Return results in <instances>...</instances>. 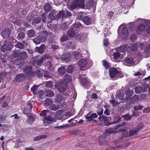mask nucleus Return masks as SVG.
<instances>
[{
  "mask_svg": "<svg viewBox=\"0 0 150 150\" xmlns=\"http://www.w3.org/2000/svg\"><path fill=\"white\" fill-rule=\"evenodd\" d=\"M85 118L87 120V121H91L93 120L91 114H88L85 116Z\"/></svg>",
  "mask_w": 150,
  "mask_h": 150,
  "instance_id": "54",
  "label": "nucleus"
},
{
  "mask_svg": "<svg viewBox=\"0 0 150 150\" xmlns=\"http://www.w3.org/2000/svg\"><path fill=\"white\" fill-rule=\"evenodd\" d=\"M15 46L20 49H23L24 47V45L22 43L18 42L15 45Z\"/></svg>",
  "mask_w": 150,
  "mask_h": 150,
  "instance_id": "46",
  "label": "nucleus"
},
{
  "mask_svg": "<svg viewBox=\"0 0 150 150\" xmlns=\"http://www.w3.org/2000/svg\"><path fill=\"white\" fill-rule=\"evenodd\" d=\"M48 112V111L46 110H44L42 111L40 113V115L41 116L44 117H46L47 113Z\"/></svg>",
  "mask_w": 150,
  "mask_h": 150,
  "instance_id": "52",
  "label": "nucleus"
},
{
  "mask_svg": "<svg viewBox=\"0 0 150 150\" xmlns=\"http://www.w3.org/2000/svg\"><path fill=\"white\" fill-rule=\"evenodd\" d=\"M82 21L86 25H89L91 23V19L89 17L86 16L83 18Z\"/></svg>",
  "mask_w": 150,
  "mask_h": 150,
  "instance_id": "16",
  "label": "nucleus"
},
{
  "mask_svg": "<svg viewBox=\"0 0 150 150\" xmlns=\"http://www.w3.org/2000/svg\"><path fill=\"white\" fill-rule=\"evenodd\" d=\"M71 7L73 9H75L77 7L84 8L85 7L84 0H74Z\"/></svg>",
  "mask_w": 150,
  "mask_h": 150,
  "instance_id": "3",
  "label": "nucleus"
},
{
  "mask_svg": "<svg viewBox=\"0 0 150 150\" xmlns=\"http://www.w3.org/2000/svg\"><path fill=\"white\" fill-rule=\"evenodd\" d=\"M64 81L67 83L71 82L72 79L71 77L68 74H65L64 77Z\"/></svg>",
  "mask_w": 150,
  "mask_h": 150,
  "instance_id": "25",
  "label": "nucleus"
},
{
  "mask_svg": "<svg viewBox=\"0 0 150 150\" xmlns=\"http://www.w3.org/2000/svg\"><path fill=\"white\" fill-rule=\"evenodd\" d=\"M45 48V45H42L39 47H36L35 48V50L39 53L42 54L44 52Z\"/></svg>",
  "mask_w": 150,
  "mask_h": 150,
  "instance_id": "23",
  "label": "nucleus"
},
{
  "mask_svg": "<svg viewBox=\"0 0 150 150\" xmlns=\"http://www.w3.org/2000/svg\"><path fill=\"white\" fill-rule=\"evenodd\" d=\"M133 108L135 110H142V105H139L136 106H134L133 107Z\"/></svg>",
  "mask_w": 150,
  "mask_h": 150,
  "instance_id": "59",
  "label": "nucleus"
},
{
  "mask_svg": "<svg viewBox=\"0 0 150 150\" xmlns=\"http://www.w3.org/2000/svg\"><path fill=\"white\" fill-rule=\"evenodd\" d=\"M45 95L48 97H51L54 96L53 92L51 90H47L45 91Z\"/></svg>",
  "mask_w": 150,
  "mask_h": 150,
  "instance_id": "22",
  "label": "nucleus"
},
{
  "mask_svg": "<svg viewBox=\"0 0 150 150\" xmlns=\"http://www.w3.org/2000/svg\"><path fill=\"white\" fill-rule=\"evenodd\" d=\"M67 86V84L66 83L62 82L57 83L55 85V88L58 90L61 93H63Z\"/></svg>",
  "mask_w": 150,
  "mask_h": 150,
  "instance_id": "2",
  "label": "nucleus"
},
{
  "mask_svg": "<svg viewBox=\"0 0 150 150\" xmlns=\"http://www.w3.org/2000/svg\"><path fill=\"white\" fill-rule=\"evenodd\" d=\"M43 120L45 125V122L46 121H48L49 122H54V121H55L54 118L53 117H52L50 115L47 116L45 117H44Z\"/></svg>",
  "mask_w": 150,
  "mask_h": 150,
  "instance_id": "17",
  "label": "nucleus"
},
{
  "mask_svg": "<svg viewBox=\"0 0 150 150\" xmlns=\"http://www.w3.org/2000/svg\"><path fill=\"white\" fill-rule=\"evenodd\" d=\"M87 61L85 59H81L78 62V64L81 67H85L87 64Z\"/></svg>",
  "mask_w": 150,
  "mask_h": 150,
  "instance_id": "18",
  "label": "nucleus"
},
{
  "mask_svg": "<svg viewBox=\"0 0 150 150\" xmlns=\"http://www.w3.org/2000/svg\"><path fill=\"white\" fill-rule=\"evenodd\" d=\"M46 60V59H44L43 57H42L39 59L37 61V64L38 65L40 66L43 63V61Z\"/></svg>",
  "mask_w": 150,
  "mask_h": 150,
  "instance_id": "43",
  "label": "nucleus"
},
{
  "mask_svg": "<svg viewBox=\"0 0 150 150\" xmlns=\"http://www.w3.org/2000/svg\"><path fill=\"white\" fill-rule=\"evenodd\" d=\"M47 34L46 33V32L42 33L41 35L40 36H41L42 40L43 42L45 41L47 38Z\"/></svg>",
  "mask_w": 150,
  "mask_h": 150,
  "instance_id": "51",
  "label": "nucleus"
},
{
  "mask_svg": "<svg viewBox=\"0 0 150 150\" xmlns=\"http://www.w3.org/2000/svg\"><path fill=\"white\" fill-rule=\"evenodd\" d=\"M43 72L39 69L36 70L35 72V74L38 77H40L42 76Z\"/></svg>",
  "mask_w": 150,
  "mask_h": 150,
  "instance_id": "44",
  "label": "nucleus"
},
{
  "mask_svg": "<svg viewBox=\"0 0 150 150\" xmlns=\"http://www.w3.org/2000/svg\"><path fill=\"white\" fill-rule=\"evenodd\" d=\"M52 103V101L50 99L47 98L45 101V106H50Z\"/></svg>",
  "mask_w": 150,
  "mask_h": 150,
  "instance_id": "39",
  "label": "nucleus"
},
{
  "mask_svg": "<svg viewBox=\"0 0 150 150\" xmlns=\"http://www.w3.org/2000/svg\"><path fill=\"white\" fill-rule=\"evenodd\" d=\"M27 35L29 37L31 38L35 36V33L34 30L31 29L27 31Z\"/></svg>",
  "mask_w": 150,
  "mask_h": 150,
  "instance_id": "26",
  "label": "nucleus"
},
{
  "mask_svg": "<svg viewBox=\"0 0 150 150\" xmlns=\"http://www.w3.org/2000/svg\"><path fill=\"white\" fill-rule=\"evenodd\" d=\"M13 47L12 44L5 42L2 46L1 50L3 52H5L8 50H10Z\"/></svg>",
  "mask_w": 150,
  "mask_h": 150,
  "instance_id": "6",
  "label": "nucleus"
},
{
  "mask_svg": "<svg viewBox=\"0 0 150 150\" xmlns=\"http://www.w3.org/2000/svg\"><path fill=\"white\" fill-rule=\"evenodd\" d=\"M113 56L114 58L116 60L120 57V54L118 52H116L114 53Z\"/></svg>",
  "mask_w": 150,
  "mask_h": 150,
  "instance_id": "50",
  "label": "nucleus"
},
{
  "mask_svg": "<svg viewBox=\"0 0 150 150\" xmlns=\"http://www.w3.org/2000/svg\"><path fill=\"white\" fill-rule=\"evenodd\" d=\"M25 79L24 74H19L15 77V79L16 81L20 82L23 81Z\"/></svg>",
  "mask_w": 150,
  "mask_h": 150,
  "instance_id": "15",
  "label": "nucleus"
},
{
  "mask_svg": "<svg viewBox=\"0 0 150 150\" xmlns=\"http://www.w3.org/2000/svg\"><path fill=\"white\" fill-rule=\"evenodd\" d=\"M55 101L59 103H63L64 101V99L63 97L61 94H58L56 96Z\"/></svg>",
  "mask_w": 150,
  "mask_h": 150,
  "instance_id": "14",
  "label": "nucleus"
},
{
  "mask_svg": "<svg viewBox=\"0 0 150 150\" xmlns=\"http://www.w3.org/2000/svg\"><path fill=\"white\" fill-rule=\"evenodd\" d=\"M103 65L105 68L106 69H108L110 67V65L107 62V61H103Z\"/></svg>",
  "mask_w": 150,
  "mask_h": 150,
  "instance_id": "56",
  "label": "nucleus"
},
{
  "mask_svg": "<svg viewBox=\"0 0 150 150\" xmlns=\"http://www.w3.org/2000/svg\"><path fill=\"white\" fill-rule=\"evenodd\" d=\"M74 30L72 28L70 29L67 32V35L70 38H73L75 34Z\"/></svg>",
  "mask_w": 150,
  "mask_h": 150,
  "instance_id": "29",
  "label": "nucleus"
},
{
  "mask_svg": "<svg viewBox=\"0 0 150 150\" xmlns=\"http://www.w3.org/2000/svg\"><path fill=\"white\" fill-rule=\"evenodd\" d=\"M140 130L139 128L135 129L132 130H130L129 131V133L130 135H133L134 134H136Z\"/></svg>",
  "mask_w": 150,
  "mask_h": 150,
  "instance_id": "36",
  "label": "nucleus"
},
{
  "mask_svg": "<svg viewBox=\"0 0 150 150\" xmlns=\"http://www.w3.org/2000/svg\"><path fill=\"white\" fill-rule=\"evenodd\" d=\"M110 103L112 104V106L115 107L119 105V103L116 102L115 99L111 100H109Z\"/></svg>",
  "mask_w": 150,
  "mask_h": 150,
  "instance_id": "45",
  "label": "nucleus"
},
{
  "mask_svg": "<svg viewBox=\"0 0 150 150\" xmlns=\"http://www.w3.org/2000/svg\"><path fill=\"white\" fill-rule=\"evenodd\" d=\"M121 121V118L119 116L115 117L113 120V121L111 122V124H114L120 122Z\"/></svg>",
  "mask_w": 150,
  "mask_h": 150,
  "instance_id": "35",
  "label": "nucleus"
},
{
  "mask_svg": "<svg viewBox=\"0 0 150 150\" xmlns=\"http://www.w3.org/2000/svg\"><path fill=\"white\" fill-rule=\"evenodd\" d=\"M45 86L47 87L52 88L53 86V84L51 81H48L46 83Z\"/></svg>",
  "mask_w": 150,
  "mask_h": 150,
  "instance_id": "49",
  "label": "nucleus"
},
{
  "mask_svg": "<svg viewBox=\"0 0 150 150\" xmlns=\"http://www.w3.org/2000/svg\"><path fill=\"white\" fill-rule=\"evenodd\" d=\"M81 35L78 32H76L73 38L76 40H80L81 39Z\"/></svg>",
  "mask_w": 150,
  "mask_h": 150,
  "instance_id": "32",
  "label": "nucleus"
},
{
  "mask_svg": "<svg viewBox=\"0 0 150 150\" xmlns=\"http://www.w3.org/2000/svg\"><path fill=\"white\" fill-rule=\"evenodd\" d=\"M28 54L26 52L22 51L20 54L19 57L22 60H25L28 57Z\"/></svg>",
  "mask_w": 150,
  "mask_h": 150,
  "instance_id": "20",
  "label": "nucleus"
},
{
  "mask_svg": "<svg viewBox=\"0 0 150 150\" xmlns=\"http://www.w3.org/2000/svg\"><path fill=\"white\" fill-rule=\"evenodd\" d=\"M64 12L65 17H67L71 16L72 14L69 11H65Z\"/></svg>",
  "mask_w": 150,
  "mask_h": 150,
  "instance_id": "61",
  "label": "nucleus"
},
{
  "mask_svg": "<svg viewBox=\"0 0 150 150\" xmlns=\"http://www.w3.org/2000/svg\"><path fill=\"white\" fill-rule=\"evenodd\" d=\"M143 91V87L142 86H137L135 88V91L137 93H140Z\"/></svg>",
  "mask_w": 150,
  "mask_h": 150,
  "instance_id": "37",
  "label": "nucleus"
},
{
  "mask_svg": "<svg viewBox=\"0 0 150 150\" xmlns=\"http://www.w3.org/2000/svg\"><path fill=\"white\" fill-rule=\"evenodd\" d=\"M59 105L54 104L50 106L49 108L52 110L56 111L59 109Z\"/></svg>",
  "mask_w": 150,
  "mask_h": 150,
  "instance_id": "34",
  "label": "nucleus"
},
{
  "mask_svg": "<svg viewBox=\"0 0 150 150\" xmlns=\"http://www.w3.org/2000/svg\"><path fill=\"white\" fill-rule=\"evenodd\" d=\"M83 75L81 76L80 77L81 82V84L84 87L86 88L88 87V81L86 78H84L83 77Z\"/></svg>",
  "mask_w": 150,
  "mask_h": 150,
  "instance_id": "12",
  "label": "nucleus"
},
{
  "mask_svg": "<svg viewBox=\"0 0 150 150\" xmlns=\"http://www.w3.org/2000/svg\"><path fill=\"white\" fill-rule=\"evenodd\" d=\"M57 19L58 18H62L65 17V12L63 11H60L56 16Z\"/></svg>",
  "mask_w": 150,
  "mask_h": 150,
  "instance_id": "31",
  "label": "nucleus"
},
{
  "mask_svg": "<svg viewBox=\"0 0 150 150\" xmlns=\"http://www.w3.org/2000/svg\"><path fill=\"white\" fill-rule=\"evenodd\" d=\"M38 86L36 85H35L32 86L31 88V90L34 94H35L36 93V91L38 89Z\"/></svg>",
  "mask_w": 150,
  "mask_h": 150,
  "instance_id": "47",
  "label": "nucleus"
},
{
  "mask_svg": "<svg viewBox=\"0 0 150 150\" xmlns=\"http://www.w3.org/2000/svg\"><path fill=\"white\" fill-rule=\"evenodd\" d=\"M98 108H99V110L97 111V112L98 115H102L103 111V109L102 108H101L100 107V106L99 107H98Z\"/></svg>",
  "mask_w": 150,
  "mask_h": 150,
  "instance_id": "58",
  "label": "nucleus"
},
{
  "mask_svg": "<svg viewBox=\"0 0 150 150\" xmlns=\"http://www.w3.org/2000/svg\"><path fill=\"white\" fill-rule=\"evenodd\" d=\"M122 117L125 120H129L131 119L132 118V116L131 115H129L128 114H127L124 115L122 116Z\"/></svg>",
  "mask_w": 150,
  "mask_h": 150,
  "instance_id": "38",
  "label": "nucleus"
},
{
  "mask_svg": "<svg viewBox=\"0 0 150 150\" xmlns=\"http://www.w3.org/2000/svg\"><path fill=\"white\" fill-rule=\"evenodd\" d=\"M47 137V136L45 135H40L39 136L35 137L34 138V140L35 141L39 140L42 138H45Z\"/></svg>",
  "mask_w": 150,
  "mask_h": 150,
  "instance_id": "40",
  "label": "nucleus"
},
{
  "mask_svg": "<svg viewBox=\"0 0 150 150\" xmlns=\"http://www.w3.org/2000/svg\"><path fill=\"white\" fill-rule=\"evenodd\" d=\"M144 22L145 25L143 24H140L136 30V32L138 35H140L144 31L146 28L145 25H148L150 24V21L148 20H144Z\"/></svg>",
  "mask_w": 150,
  "mask_h": 150,
  "instance_id": "1",
  "label": "nucleus"
},
{
  "mask_svg": "<svg viewBox=\"0 0 150 150\" xmlns=\"http://www.w3.org/2000/svg\"><path fill=\"white\" fill-rule=\"evenodd\" d=\"M129 35L128 29L126 27L123 28L120 33L119 34V36L122 39H124L127 37Z\"/></svg>",
  "mask_w": 150,
  "mask_h": 150,
  "instance_id": "7",
  "label": "nucleus"
},
{
  "mask_svg": "<svg viewBox=\"0 0 150 150\" xmlns=\"http://www.w3.org/2000/svg\"><path fill=\"white\" fill-rule=\"evenodd\" d=\"M125 93L127 97H130L132 94V92L130 90L126 91Z\"/></svg>",
  "mask_w": 150,
  "mask_h": 150,
  "instance_id": "63",
  "label": "nucleus"
},
{
  "mask_svg": "<svg viewBox=\"0 0 150 150\" xmlns=\"http://www.w3.org/2000/svg\"><path fill=\"white\" fill-rule=\"evenodd\" d=\"M74 55L75 58L77 59L80 58L81 57V54L78 52H75Z\"/></svg>",
  "mask_w": 150,
  "mask_h": 150,
  "instance_id": "57",
  "label": "nucleus"
},
{
  "mask_svg": "<svg viewBox=\"0 0 150 150\" xmlns=\"http://www.w3.org/2000/svg\"><path fill=\"white\" fill-rule=\"evenodd\" d=\"M34 42L36 45L40 44L42 40L41 36H38L33 40Z\"/></svg>",
  "mask_w": 150,
  "mask_h": 150,
  "instance_id": "30",
  "label": "nucleus"
},
{
  "mask_svg": "<svg viewBox=\"0 0 150 150\" xmlns=\"http://www.w3.org/2000/svg\"><path fill=\"white\" fill-rule=\"evenodd\" d=\"M66 46L68 48L71 49H74L76 47L75 44L74 42H68L66 45Z\"/></svg>",
  "mask_w": 150,
  "mask_h": 150,
  "instance_id": "24",
  "label": "nucleus"
},
{
  "mask_svg": "<svg viewBox=\"0 0 150 150\" xmlns=\"http://www.w3.org/2000/svg\"><path fill=\"white\" fill-rule=\"evenodd\" d=\"M109 71V75L111 78H114L115 76H118L120 74V72L114 67L110 68Z\"/></svg>",
  "mask_w": 150,
  "mask_h": 150,
  "instance_id": "4",
  "label": "nucleus"
},
{
  "mask_svg": "<svg viewBox=\"0 0 150 150\" xmlns=\"http://www.w3.org/2000/svg\"><path fill=\"white\" fill-rule=\"evenodd\" d=\"M32 67L31 66H28L25 69V72L28 76H32L34 75V74L32 70Z\"/></svg>",
  "mask_w": 150,
  "mask_h": 150,
  "instance_id": "9",
  "label": "nucleus"
},
{
  "mask_svg": "<svg viewBox=\"0 0 150 150\" xmlns=\"http://www.w3.org/2000/svg\"><path fill=\"white\" fill-rule=\"evenodd\" d=\"M125 62L127 64H132L134 62V59L133 58H127L125 59Z\"/></svg>",
  "mask_w": 150,
  "mask_h": 150,
  "instance_id": "41",
  "label": "nucleus"
},
{
  "mask_svg": "<svg viewBox=\"0 0 150 150\" xmlns=\"http://www.w3.org/2000/svg\"><path fill=\"white\" fill-rule=\"evenodd\" d=\"M18 36L19 39H22L24 38L25 34L23 32H20L18 33Z\"/></svg>",
  "mask_w": 150,
  "mask_h": 150,
  "instance_id": "55",
  "label": "nucleus"
},
{
  "mask_svg": "<svg viewBox=\"0 0 150 150\" xmlns=\"http://www.w3.org/2000/svg\"><path fill=\"white\" fill-rule=\"evenodd\" d=\"M74 26L75 28H78L81 26V24L79 22L77 21L74 24Z\"/></svg>",
  "mask_w": 150,
  "mask_h": 150,
  "instance_id": "62",
  "label": "nucleus"
},
{
  "mask_svg": "<svg viewBox=\"0 0 150 150\" xmlns=\"http://www.w3.org/2000/svg\"><path fill=\"white\" fill-rule=\"evenodd\" d=\"M131 50L130 47L127 44H125L121 45L119 47L117 48V50L119 52H123L126 50L129 51Z\"/></svg>",
  "mask_w": 150,
  "mask_h": 150,
  "instance_id": "8",
  "label": "nucleus"
},
{
  "mask_svg": "<svg viewBox=\"0 0 150 150\" xmlns=\"http://www.w3.org/2000/svg\"><path fill=\"white\" fill-rule=\"evenodd\" d=\"M41 21V19L39 17H36L33 19L32 24L33 25H35L36 24L40 23Z\"/></svg>",
  "mask_w": 150,
  "mask_h": 150,
  "instance_id": "27",
  "label": "nucleus"
},
{
  "mask_svg": "<svg viewBox=\"0 0 150 150\" xmlns=\"http://www.w3.org/2000/svg\"><path fill=\"white\" fill-rule=\"evenodd\" d=\"M94 4L93 0H89L86 4V6L88 9L91 8L93 6Z\"/></svg>",
  "mask_w": 150,
  "mask_h": 150,
  "instance_id": "33",
  "label": "nucleus"
},
{
  "mask_svg": "<svg viewBox=\"0 0 150 150\" xmlns=\"http://www.w3.org/2000/svg\"><path fill=\"white\" fill-rule=\"evenodd\" d=\"M68 39L66 35H63L60 38V40L61 42H64L66 41Z\"/></svg>",
  "mask_w": 150,
  "mask_h": 150,
  "instance_id": "60",
  "label": "nucleus"
},
{
  "mask_svg": "<svg viewBox=\"0 0 150 150\" xmlns=\"http://www.w3.org/2000/svg\"><path fill=\"white\" fill-rule=\"evenodd\" d=\"M71 57V54L70 53H67L61 56L62 59L66 63L70 61V59Z\"/></svg>",
  "mask_w": 150,
  "mask_h": 150,
  "instance_id": "10",
  "label": "nucleus"
},
{
  "mask_svg": "<svg viewBox=\"0 0 150 150\" xmlns=\"http://www.w3.org/2000/svg\"><path fill=\"white\" fill-rule=\"evenodd\" d=\"M139 99V96L135 95L132 97H127L125 99V100L128 104H131L133 103L134 102L137 101Z\"/></svg>",
  "mask_w": 150,
  "mask_h": 150,
  "instance_id": "5",
  "label": "nucleus"
},
{
  "mask_svg": "<svg viewBox=\"0 0 150 150\" xmlns=\"http://www.w3.org/2000/svg\"><path fill=\"white\" fill-rule=\"evenodd\" d=\"M52 8L51 6L49 3L45 4L43 7V9L46 13H47Z\"/></svg>",
  "mask_w": 150,
  "mask_h": 150,
  "instance_id": "19",
  "label": "nucleus"
},
{
  "mask_svg": "<svg viewBox=\"0 0 150 150\" xmlns=\"http://www.w3.org/2000/svg\"><path fill=\"white\" fill-rule=\"evenodd\" d=\"M127 125V123L126 122H124L122 123L118 124L117 125L115 126L114 127V129H117L119 127H125Z\"/></svg>",
  "mask_w": 150,
  "mask_h": 150,
  "instance_id": "42",
  "label": "nucleus"
},
{
  "mask_svg": "<svg viewBox=\"0 0 150 150\" xmlns=\"http://www.w3.org/2000/svg\"><path fill=\"white\" fill-rule=\"evenodd\" d=\"M10 34V31L8 29H5L2 31L1 35L4 38H8Z\"/></svg>",
  "mask_w": 150,
  "mask_h": 150,
  "instance_id": "13",
  "label": "nucleus"
},
{
  "mask_svg": "<svg viewBox=\"0 0 150 150\" xmlns=\"http://www.w3.org/2000/svg\"><path fill=\"white\" fill-rule=\"evenodd\" d=\"M56 11L54 9L51 11L49 14V17L51 20L56 19L57 17L56 16Z\"/></svg>",
  "mask_w": 150,
  "mask_h": 150,
  "instance_id": "21",
  "label": "nucleus"
},
{
  "mask_svg": "<svg viewBox=\"0 0 150 150\" xmlns=\"http://www.w3.org/2000/svg\"><path fill=\"white\" fill-rule=\"evenodd\" d=\"M6 118V116L3 115H0V121L2 122L4 121Z\"/></svg>",
  "mask_w": 150,
  "mask_h": 150,
  "instance_id": "64",
  "label": "nucleus"
},
{
  "mask_svg": "<svg viewBox=\"0 0 150 150\" xmlns=\"http://www.w3.org/2000/svg\"><path fill=\"white\" fill-rule=\"evenodd\" d=\"M58 71L60 75L64 74L66 72L65 68L64 66H62L58 69Z\"/></svg>",
  "mask_w": 150,
  "mask_h": 150,
  "instance_id": "28",
  "label": "nucleus"
},
{
  "mask_svg": "<svg viewBox=\"0 0 150 150\" xmlns=\"http://www.w3.org/2000/svg\"><path fill=\"white\" fill-rule=\"evenodd\" d=\"M74 69V67L73 66L71 65H69L67 67V71L69 73H72Z\"/></svg>",
  "mask_w": 150,
  "mask_h": 150,
  "instance_id": "48",
  "label": "nucleus"
},
{
  "mask_svg": "<svg viewBox=\"0 0 150 150\" xmlns=\"http://www.w3.org/2000/svg\"><path fill=\"white\" fill-rule=\"evenodd\" d=\"M51 48L54 50L58 48L59 46L55 42H52L51 44Z\"/></svg>",
  "mask_w": 150,
  "mask_h": 150,
  "instance_id": "53",
  "label": "nucleus"
},
{
  "mask_svg": "<svg viewBox=\"0 0 150 150\" xmlns=\"http://www.w3.org/2000/svg\"><path fill=\"white\" fill-rule=\"evenodd\" d=\"M99 118L100 120L104 121L106 125L108 126L112 125V124H111V122H110L108 121V120H109L111 118V117H107L103 116L101 117H99Z\"/></svg>",
  "mask_w": 150,
  "mask_h": 150,
  "instance_id": "11",
  "label": "nucleus"
}]
</instances>
